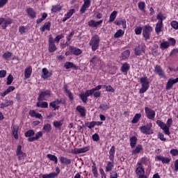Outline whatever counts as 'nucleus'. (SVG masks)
<instances>
[{
	"label": "nucleus",
	"instance_id": "obj_1",
	"mask_svg": "<svg viewBox=\"0 0 178 178\" xmlns=\"http://www.w3.org/2000/svg\"><path fill=\"white\" fill-rule=\"evenodd\" d=\"M101 42V38L98 34H95L90 38L89 41V45L91 47V49L93 52H95L97 49L99 48V43Z\"/></svg>",
	"mask_w": 178,
	"mask_h": 178
},
{
	"label": "nucleus",
	"instance_id": "obj_2",
	"mask_svg": "<svg viewBox=\"0 0 178 178\" xmlns=\"http://www.w3.org/2000/svg\"><path fill=\"white\" fill-rule=\"evenodd\" d=\"M140 83L141 84V88L139 90V94H144V92H147L149 88V81H148V76H144L140 77Z\"/></svg>",
	"mask_w": 178,
	"mask_h": 178
},
{
	"label": "nucleus",
	"instance_id": "obj_3",
	"mask_svg": "<svg viewBox=\"0 0 178 178\" xmlns=\"http://www.w3.org/2000/svg\"><path fill=\"white\" fill-rule=\"evenodd\" d=\"M139 130L140 133L145 134L146 136L154 134V130L152 129V122H149L146 125L140 127Z\"/></svg>",
	"mask_w": 178,
	"mask_h": 178
},
{
	"label": "nucleus",
	"instance_id": "obj_4",
	"mask_svg": "<svg viewBox=\"0 0 178 178\" xmlns=\"http://www.w3.org/2000/svg\"><path fill=\"white\" fill-rule=\"evenodd\" d=\"M154 29L150 25H145L143 26V37L145 38V41H147V40H149L151 38V33H152V31Z\"/></svg>",
	"mask_w": 178,
	"mask_h": 178
},
{
	"label": "nucleus",
	"instance_id": "obj_5",
	"mask_svg": "<svg viewBox=\"0 0 178 178\" xmlns=\"http://www.w3.org/2000/svg\"><path fill=\"white\" fill-rule=\"evenodd\" d=\"M51 97V90H47L45 91L40 92L38 95V101H47L48 98Z\"/></svg>",
	"mask_w": 178,
	"mask_h": 178
},
{
	"label": "nucleus",
	"instance_id": "obj_6",
	"mask_svg": "<svg viewBox=\"0 0 178 178\" xmlns=\"http://www.w3.org/2000/svg\"><path fill=\"white\" fill-rule=\"evenodd\" d=\"M91 95H92V92L90 90H87L85 92H81L79 95V98L83 104H87L88 102V97H91Z\"/></svg>",
	"mask_w": 178,
	"mask_h": 178
},
{
	"label": "nucleus",
	"instance_id": "obj_7",
	"mask_svg": "<svg viewBox=\"0 0 178 178\" xmlns=\"http://www.w3.org/2000/svg\"><path fill=\"white\" fill-rule=\"evenodd\" d=\"M145 113L146 115V117L147 119H149V120H154L155 119V111L152 110V108L149 107L145 108Z\"/></svg>",
	"mask_w": 178,
	"mask_h": 178
},
{
	"label": "nucleus",
	"instance_id": "obj_8",
	"mask_svg": "<svg viewBox=\"0 0 178 178\" xmlns=\"http://www.w3.org/2000/svg\"><path fill=\"white\" fill-rule=\"evenodd\" d=\"M156 124L160 127V128L163 130L164 134H166V136H170V131H169V127H168V125L166 124H164L163 122H161V120H158L156 122Z\"/></svg>",
	"mask_w": 178,
	"mask_h": 178
},
{
	"label": "nucleus",
	"instance_id": "obj_9",
	"mask_svg": "<svg viewBox=\"0 0 178 178\" xmlns=\"http://www.w3.org/2000/svg\"><path fill=\"white\" fill-rule=\"evenodd\" d=\"M16 155L18 156V161H23L27 156V154L22 151V145H20L17 147Z\"/></svg>",
	"mask_w": 178,
	"mask_h": 178
},
{
	"label": "nucleus",
	"instance_id": "obj_10",
	"mask_svg": "<svg viewBox=\"0 0 178 178\" xmlns=\"http://www.w3.org/2000/svg\"><path fill=\"white\" fill-rule=\"evenodd\" d=\"M12 23H13V20H12L10 18H0V26L2 24L1 27L3 30H5L6 27L9 26V24H12Z\"/></svg>",
	"mask_w": 178,
	"mask_h": 178
},
{
	"label": "nucleus",
	"instance_id": "obj_11",
	"mask_svg": "<svg viewBox=\"0 0 178 178\" xmlns=\"http://www.w3.org/2000/svg\"><path fill=\"white\" fill-rule=\"evenodd\" d=\"M56 49H58V48L55 44V42L54 41V38L50 36L49 38V52H50V54H52L55 52Z\"/></svg>",
	"mask_w": 178,
	"mask_h": 178
},
{
	"label": "nucleus",
	"instance_id": "obj_12",
	"mask_svg": "<svg viewBox=\"0 0 178 178\" xmlns=\"http://www.w3.org/2000/svg\"><path fill=\"white\" fill-rule=\"evenodd\" d=\"M52 76V71H49L47 67H44L42 70L41 78L43 80H48Z\"/></svg>",
	"mask_w": 178,
	"mask_h": 178
},
{
	"label": "nucleus",
	"instance_id": "obj_13",
	"mask_svg": "<svg viewBox=\"0 0 178 178\" xmlns=\"http://www.w3.org/2000/svg\"><path fill=\"white\" fill-rule=\"evenodd\" d=\"M90 6H91V0H83V3L80 9V13L81 15L84 14Z\"/></svg>",
	"mask_w": 178,
	"mask_h": 178
},
{
	"label": "nucleus",
	"instance_id": "obj_14",
	"mask_svg": "<svg viewBox=\"0 0 178 178\" xmlns=\"http://www.w3.org/2000/svg\"><path fill=\"white\" fill-rule=\"evenodd\" d=\"M155 161H161L163 165H169V163H170V161H172V159L159 155L155 157Z\"/></svg>",
	"mask_w": 178,
	"mask_h": 178
},
{
	"label": "nucleus",
	"instance_id": "obj_15",
	"mask_svg": "<svg viewBox=\"0 0 178 178\" xmlns=\"http://www.w3.org/2000/svg\"><path fill=\"white\" fill-rule=\"evenodd\" d=\"M56 172H51L49 174H44L42 176V178H55L58 177V175L60 173V169L59 167L56 168Z\"/></svg>",
	"mask_w": 178,
	"mask_h": 178
},
{
	"label": "nucleus",
	"instance_id": "obj_16",
	"mask_svg": "<svg viewBox=\"0 0 178 178\" xmlns=\"http://www.w3.org/2000/svg\"><path fill=\"white\" fill-rule=\"evenodd\" d=\"M76 111L79 112L81 118H86V116H87V109H86V107L78 105L76 108Z\"/></svg>",
	"mask_w": 178,
	"mask_h": 178
},
{
	"label": "nucleus",
	"instance_id": "obj_17",
	"mask_svg": "<svg viewBox=\"0 0 178 178\" xmlns=\"http://www.w3.org/2000/svg\"><path fill=\"white\" fill-rule=\"evenodd\" d=\"M69 49L71 51L72 55H74L75 56H79L83 54V51L81 49L74 46H70Z\"/></svg>",
	"mask_w": 178,
	"mask_h": 178
},
{
	"label": "nucleus",
	"instance_id": "obj_18",
	"mask_svg": "<svg viewBox=\"0 0 178 178\" xmlns=\"http://www.w3.org/2000/svg\"><path fill=\"white\" fill-rule=\"evenodd\" d=\"M12 135L15 140H19V125L11 126Z\"/></svg>",
	"mask_w": 178,
	"mask_h": 178
},
{
	"label": "nucleus",
	"instance_id": "obj_19",
	"mask_svg": "<svg viewBox=\"0 0 178 178\" xmlns=\"http://www.w3.org/2000/svg\"><path fill=\"white\" fill-rule=\"evenodd\" d=\"M154 73H156V74H158L159 77H165V71H163L162 67H161V65H156L154 67Z\"/></svg>",
	"mask_w": 178,
	"mask_h": 178
},
{
	"label": "nucleus",
	"instance_id": "obj_20",
	"mask_svg": "<svg viewBox=\"0 0 178 178\" xmlns=\"http://www.w3.org/2000/svg\"><path fill=\"white\" fill-rule=\"evenodd\" d=\"M62 103V100H59V99H57L49 103V106H51L53 108V111H56L59 109V105Z\"/></svg>",
	"mask_w": 178,
	"mask_h": 178
},
{
	"label": "nucleus",
	"instance_id": "obj_21",
	"mask_svg": "<svg viewBox=\"0 0 178 178\" xmlns=\"http://www.w3.org/2000/svg\"><path fill=\"white\" fill-rule=\"evenodd\" d=\"M104 20H99V21H95L94 19H91L88 22V25L89 26V27H92V28H95V27H98V26H100V24H102Z\"/></svg>",
	"mask_w": 178,
	"mask_h": 178
},
{
	"label": "nucleus",
	"instance_id": "obj_22",
	"mask_svg": "<svg viewBox=\"0 0 178 178\" xmlns=\"http://www.w3.org/2000/svg\"><path fill=\"white\" fill-rule=\"evenodd\" d=\"M42 136H43L42 131H38V133L35 134V136L28 138V141H29V143H33L34 141H37V140H40V138H41V137H42Z\"/></svg>",
	"mask_w": 178,
	"mask_h": 178
},
{
	"label": "nucleus",
	"instance_id": "obj_23",
	"mask_svg": "<svg viewBox=\"0 0 178 178\" xmlns=\"http://www.w3.org/2000/svg\"><path fill=\"white\" fill-rule=\"evenodd\" d=\"M176 83H178V77L175 79H170L166 83L165 90H170Z\"/></svg>",
	"mask_w": 178,
	"mask_h": 178
},
{
	"label": "nucleus",
	"instance_id": "obj_24",
	"mask_svg": "<svg viewBox=\"0 0 178 178\" xmlns=\"http://www.w3.org/2000/svg\"><path fill=\"white\" fill-rule=\"evenodd\" d=\"M13 104H14L13 100H9L8 99H5L4 102L0 104V108L1 109H3V108H8V106H12Z\"/></svg>",
	"mask_w": 178,
	"mask_h": 178
},
{
	"label": "nucleus",
	"instance_id": "obj_25",
	"mask_svg": "<svg viewBox=\"0 0 178 178\" xmlns=\"http://www.w3.org/2000/svg\"><path fill=\"white\" fill-rule=\"evenodd\" d=\"M26 13L31 19H35L37 17V13L32 8H26Z\"/></svg>",
	"mask_w": 178,
	"mask_h": 178
},
{
	"label": "nucleus",
	"instance_id": "obj_26",
	"mask_svg": "<svg viewBox=\"0 0 178 178\" xmlns=\"http://www.w3.org/2000/svg\"><path fill=\"white\" fill-rule=\"evenodd\" d=\"M64 67L67 69H74V70H79L80 69V67L74 65V63L72 62H66L64 65Z\"/></svg>",
	"mask_w": 178,
	"mask_h": 178
},
{
	"label": "nucleus",
	"instance_id": "obj_27",
	"mask_svg": "<svg viewBox=\"0 0 178 178\" xmlns=\"http://www.w3.org/2000/svg\"><path fill=\"white\" fill-rule=\"evenodd\" d=\"M148 163H149V159L147 156H143L140 159V161H138L137 165L138 166H143V165L147 166Z\"/></svg>",
	"mask_w": 178,
	"mask_h": 178
},
{
	"label": "nucleus",
	"instance_id": "obj_28",
	"mask_svg": "<svg viewBox=\"0 0 178 178\" xmlns=\"http://www.w3.org/2000/svg\"><path fill=\"white\" fill-rule=\"evenodd\" d=\"M115 152H116V147L113 145L108 151L110 161H115Z\"/></svg>",
	"mask_w": 178,
	"mask_h": 178
},
{
	"label": "nucleus",
	"instance_id": "obj_29",
	"mask_svg": "<svg viewBox=\"0 0 178 178\" xmlns=\"http://www.w3.org/2000/svg\"><path fill=\"white\" fill-rule=\"evenodd\" d=\"M31 73H33V67L29 65L25 69L24 77L26 79H30L31 77Z\"/></svg>",
	"mask_w": 178,
	"mask_h": 178
},
{
	"label": "nucleus",
	"instance_id": "obj_30",
	"mask_svg": "<svg viewBox=\"0 0 178 178\" xmlns=\"http://www.w3.org/2000/svg\"><path fill=\"white\" fill-rule=\"evenodd\" d=\"M115 168V160L107 162V165L106 166L105 172H112V170Z\"/></svg>",
	"mask_w": 178,
	"mask_h": 178
},
{
	"label": "nucleus",
	"instance_id": "obj_31",
	"mask_svg": "<svg viewBox=\"0 0 178 178\" xmlns=\"http://www.w3.org/2000/svg\"><path fill=\"white\" fill-rule=\"evenodd\" d=\"M47 30V31H51V22H47L44 24V25L40 28V31L42 33H44Z\"/></svg>",
	"mask_w": 178,
	"mask_h": 178
},
{
	"label": "nucleus",
	"instance_id": "obj_32",
	"mask_svg": "<svg viewBox=\"0 0 178 178\" xmlns=\"http://www.w3.org/2000/svg\"><path fill=\"white\" fill-rule=\"evenodd\" d=\"M162 29H163V22H159L156 24V27H155V32L157 33V35L161 34L162 31Z\"/></svg>",
	"mask_w": 178,
	"mask_h": 178
},
{
	"label": "nucleus",
	"instance_id": "obj_33",
	"mask_svg": "<svg viewBox=\"0 0 178 178\" xmlns=\"http://www.w3.org/2000/svg\"><path fill=\"white\" fill-rule=\"evenodd\" d=\"M15 90H16V88L15 86H9L3 92H1L0 95L2 97H6L8 94L12 92V91H15Z\"/></svg>",
	"mask_w": 178,
	"mask_h": 178
},
{
	"label": "nucleus",
	"instance_id": "obj_34",
	"mask_svg": "<svg viewBox=\"0 0 178 178\" xmlns=\"http://www.w3.org/2000/svg\"><path fill=\"white\" fill-rule=\"evenodd\" d=\"M59 159L60 161V163H63V165H68L72 163V159L65 157L63 156H60Z\"/></svg>",
	"mask_w": 178,
	"mask_h": 178
},
{
	"label": "nucleus",
	"instance_id": "obj_35",
	"mask_svg": "<svg viewBox=\"0 0 178 178\" xmlns=\"http://www.w3.org/2000/svg\"><path fill=\"white\" fill-rule=\"evenodd\" d=\"M137 141H138V138H137V136H131L129 138V143H130L131 148H135L136 147V145H137Z\"/></svg>",
	"mask_w": 178,
	"mask_h": 178
},
{
	"label": "nucleus",
	"instance_id": "obj_36",
	"mask_svg": "<svg viewBox=\"0 0 178 178\" xmlns=\"http://www.w3.org/2000/svg\"><path fill=\"white\" fill-rule=\"evenodd\" d=\"M92 172L93 174L94 177L97 178L98 177V169H97V163H95V161L92 160Z\"/></svg>",
	"mask_w": 178,
	"mask_h": 178
},
{
	"label": "nucleus",
	"instance_id": "obj_37",
	"mask_svg": "<svg viewBox=\"0 0 178 178\" xmlns=\"http://www.w3.org/2000/svg\"><path fill=\"white\" fill-rule=\"evenodd\" d=\"M130 70V64L127 63H124L121 67V72L122 73L127 74V72Z\"/></svg>",
	"mask_w": 178,
	"mask_h": 178
},
{
	"label": "nucleus",
	"instance_id": "obj_38",
	"mask_svg": "<svg viewBox=\"0 0 178 178\" xmlns=\"http://www.w3.org/2000/svg\"><path fill=\"white\" fill-rule=\"evenodd\" d=\"M37 108H42L47 109L48 108V102H42V101H38L36 103Z\"/></svg>",
	"mask_w": 178,
	"mask_h": 178
},
{
	"label": "nucleus",
	"instance_id": "obj_39",
	"mask_svg": "<svg viewBox=\"0 0 178 178\" xmlns=\"http://www.w3.org/2000/svg\"><path fill=\"white\" fill-rule=\"evenodd\" d=\"M136 173L137 176H140L141 175H145V170L143 166L138 165V167L136 170Z\"/></svg>",
	"mask_w": 178,
	"mask_h": 178
},
{
	"label": "nucleus",
	"instance_id": "obj_40",
	"mask_svg": "<svg viewBox=\"0 0 178 178\" xmlns=\"http://www.w3.org/2000/svg\"><path fill=\"white\" fill-rule=\"evenodd\" d=\"M170 47V43H169V42L168 41H163L160 44V49H161V51H165V49H168V48H169Z\"/></svg>",
	"mask_w": 178,
	"mask_h": 178
},
{
	"label": "nucleus",
	"instance_id": "obj_41",
	"mask_svg": "<svg viewBox=\"0 0 178 178\" xmlns=\"http://www.w3.org/2000/svg\"><path fill=\"white\" fill-rule=\"evenodd\" d=\"M135 55L136 56H140V55H143V53L145 51V49L143 47H140V46H138L137 47L135 48Z\"/></svg>",
	"mask_w": 178,
	"mask_h": 178
},
{
	"label": "nucleus",
	"instance_id": "obj_42",
	"mask_svg": "<svg viewBox=\"0 0 178 178\" xmlns=\"http://www.w3.org/2000/svg\"><path fill=\"white\" fill-rule=\"evenodd\" d=\"M142 151H143V145L139 144L136 147L135 149L132 150V153L134 155H137V154H140Z\"/></svg>",
	"mask_w": 178,
	"mask_h": 178
},
{
	"label": "nucleus",
	"instance_id": "obj_43",
	"mask_svg": "<svg viewBox=\"0 0 178 178\" xmlns=\"http://www.w3.org/2000/svg\"><path fill=\"white\" fill-rule=\"evenodd\" d=\"M42 130L44 133H49L52 130V125L49 123L44 124Z\"/></svg>",
	"mask_w": 178,
	"mask_h": 178
},
{
	"label": "nucleus",
	"instance_id": "obj_44",
	"mask_svg": "<svg viewBox=\"0 0 178 178\" xmlns=\"http://www.w3.org/2000/svg\"><path fill=\"white\" fill-rule=\"evenodd\" d=\"M62 8L63 7L60 5L52 6L51 13H57V12H60L62 10Z\"/></svg>",
	"mask_w": 178,
	"mask_h": 178
},
{
	"label": "nucleus",
	"instance_id": "obj_45",
	"mask_svg": "<svg viewBox=\"0 0 178 178\" xmlns=\"http://www.w3.org/2000/svg\"><path fill=\"white\" fill-rule=\"evenodd\" d=\"M116 16H118V11H113L109 17V23H113V22H115V19H116Z\"/></svg>",
	"mask_w": 178,
	"mask_h": 178
},
{
	"label": "nucleus",
	"instance_id": "obj_46",
	"mask_svg": "<svg viewBox=\"0 0 178 178\" xmlns=\"http://www.w3.org/2000/svg\"><path fill=\"white\" fill-rule=\"evenodd\" d=\"M47 158L49 159V161H52L56 165L58 163V157L54 154H48L47 155Z\"/></svg>",
	"mask_w": 178,
	"mask_h": 178
},
{
	"label": "nucleus",
	"instance_id": "obj_47",
	"mask_svg": "<svg viewBox=\"0 0 178 178\" xmlns=\"http://www.w3.org/2000/svg\"><path fill=\"white\" fill-rule=\"evenodd\" d=\"M129 56H130V50L127 49L124 51L120 56L121 59H128Z\"/></svg>",
	"mask_w": 178,
	"mask_h": 178
},
{
	"label": "nucleus",
	"instance_id": "obj_48",
	"mask_svg": "<svg viewBox=\"0 0 178 178\" xmlns=\"http://www.w3.org/2000/svg\"><path fill=\"white\" fill-rule=\"evenodd\" d=\"M111 108V104H102L99 106V109H101V111H108V109Z\"/></svg>",
	"mask_w": 178,
	"mask_h": 178
},
{
	"label": "nucleus",
	"instance_id": "obj_49",
	"mask_svg": "<svg viewBox=\"0 0 178 178\" xmlns=\"http://www.w3.org/2000/svg\"><path fill=\"white\" fill-rule=\"evenodd\" d=\"M47 17H48V13H43L42 15V17L39 18L36 20L37 24H40V23H42V22H44V20H45V19H47Z\"/></svg>",
	"mask_w": 178,
	"mask_h": 178
},
{
	"label": "nucleus",
	"instance_id": "obj_50",
	"mask_svg": "<svg viewBox=\"0 0 178 178\" xmlns=\"http://www.w3.org/2000/svg\"><path fill=\"white\" fill-rule=\"evenodd\" d=\"M140 119H141V113H136L135 114L131 123H133L134 124H136L137 123H138V120H140Z\"/></svg>",
	"mask_w": 178,
	"mask_h": 178
},
{
	"label": "nucleus",
	"instance_id": "obj_51",
	"mask_svg": "<svg viewBox=\"0 0 178 178\" xmlns=\"http://www.w3.org/2000/svg\"><path fill=\"white\" fill-rule=\"evenodd\" d=\"M64 90L66 94H67L70 101H73L74 99V97H73V94L72 93V92H70L69 89H67V86H64Z\"/></svg>",
	"mask_w": 178,
	"mask_h": 178
},
{
	"label": "nucleus",
	"instance_id": "obj_52",
	"mask_svg": "<svg viewBox=\"0 0 178 178\" xmlns=\"http://www.w3.org/2000/svg\"><path fill=\"white\" fill-rule=\"evenodd\" d=\"M35 131H34L33 129H29L26 131L24 134L25 137H29V138H31V137H33V136H35Z\"/></svg>",
	"mask_w": 178,
	"mask_h": 178
},
{
	"label": "nucleus",
	"instance_id": "obj_53",
	"mask_svg": "<svg viewBox=\"0 0 178 178\" xmlns=\"http://www.w3.org/2000/svg\"><path fill=\"white\" fill-rule=\"evenodd\" d=\"M124 35V31L122 29H119L114 35V38H120Z\"/></svg>",
	"mask_w": 178,
	"mask_h": 178
},
{
	"label": "nucleus",
	"instance_id": "obj_54",
	"mask_svg": "<svg viewBox=\"0 0 178 178\" xmlns=\"http://www.w3.org/2000/svg\"><path fill=\"white\" fill-rule=\"evenodd\" d=\"M63 124V120H60V121H54L53 122V126L56 128V129H60V127H62Z\"/></svg>",
	"mask_w": 178,
	"mask_h": 178
},
{
	"label": "nucleus",
	"instance_id": "obj_55",
	"mask_svg": "<svg viewBox=\"0 0 178 178\" xmlns=\"http://www.w3.org/2000/svg\"><path fill=\"white\" fill-rule=\"evenodd\" d=\"M138 6L140 10H141L142 12H145V2L139 1L138 3Z\"/></svg>",
	"mask_w": 178,
	"mask_h": 178
},
{
	"label": "nucleus",
	"instance_id": "obj_56",
	"mask_svg": "<svg viewBox=\"0 0 178 178\" xmlns=\"http://www.w3.org/2000/svg\"><path fill=\"white\" fill-rule=\"evenodd\" d=\"M76 13V10L74 8L70 9L67 14H65V16L67 17V19H70L73 15Z\"/></svg>",
	"mask_w": 178,
	"mask_h": 178
},
{
	"label": "nucleus",
	"instance_id": "obj_57",
	"mask_svg": "<svg viewBox=\"0 0 178 178\" xmlns=\"http://www.w3.org/2000/svg\"><path fill=\"white\" fill-rule=\"evenodd\" d=\"M12 55H13L12 52L6 51L3 54V58L5 60H8V59H10V58H12Z\"/></svg>",
	"mask_w": 178,
	"mask_h": 178
},
{
	"label": "nucleus",
	"instance_id": "obj_58",
	"mask_svg": "<svg viewBox=\"0 0 178 178\" xmlns=\"http://www.w3.org/2000/svg\"><path fill=\"white\" fill-rule=\"evenodd\" d=\"M156 19H157V20H159L158 21L159 22L163 23V20H165L166 19V17L165 16H163L162 13H160L157 15Z\"/></svg>",
	"mask_w": 178,
	"mask_h": 178
},
{
	"label": "nucleus",
	"instance_id": "obj_59",
	"mask_svg": "<svg viewBox=\"0 0 178 178\" xmlns=\"http://www.w3.org/2000/svg\"><path fill=\"white\" fill-rule=\"evenodd\" d=\"M170 26L174 30H178V22L176 20H173L170 22Z\"/></svg>",
	"mask_w": 178,
	"mask_h": 178
},
{
	"label": "nucleus",
	"instance_id": "obj_60",
	"mask_svg": "<svg viewBox=\"0 0 178 178\" xmlns=\"http://www.w3.org/2000/svg\"><path fill=\"white\" fill-rule=\"evenodd\" d=\"M85 126L88 129H94V127H95V123L94 122V121H92L90 122H88L85 123Z\"/></svg>",
	"mask_w": 178,
	"mask_h": 178
},
{
	"label": "nucleus",
	"instance_id": "obj_61",
	"mask_svg": "<svg viewBox=\"0 0 178 178\" xmlns=\"http://www.w3.org/2000/svg\"><path fill=\"white\" fill-rule=\"evenodd\" d=\"M168 42H169L170 47H175L176 45V39L170 38H168Z\"/></svg>",
	"mask_w": 178,
	"mask_h": 178
},
{
	"label": "nucleus",
	"instance_id": "obj_62",
	"mask_svg": "<svg viewBox=\"0 0 178 178\" xmlns=\"http://www.w3.org/2000/svg\"><path fill=\"white\" fill-rule=\"evenodd\" d=\"M13 83V76L12 74H9L8 78H7V82L6 84L7 86H10Z\"/></svg>",
	"mask_w": 178,
	"mask_h": 178
},
{
	"label": "nucleus",
	"instance_id": "obj_63",
	"mask_svg": "<svg viewBox=\"0 0 178 178\" xmlns=\"http://www.w3.org/2000/svg\"><path fill=\"white\" fill-rule=\"evenodd\" d=\"M118 177H119V175L116 171L113 170L111 172H110V178H118Z\"/></svg>",
	"mask_w": 178,
	"mask_h": 178
},
{
	"label": "nucleus",
	"instance_id": "obj_64",
	"mask_svg": "<svg viewBox=\"0 0 178 178\" xmlns=\"http://www.w3.org/2000/svg\"><path fill=\"white\" fill-rule=\"evenodd\" d=\"M177 171H178V159L175 160L174 163V169H173L174 173H177Z\"/></svg>",
	"mask_w": 178,
	"mask_h": 178
}]
</instances>
